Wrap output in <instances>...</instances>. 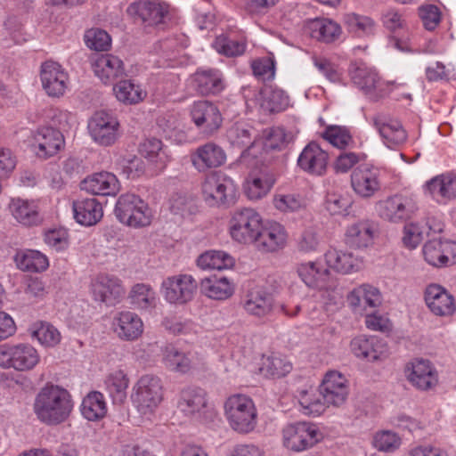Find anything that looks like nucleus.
<instances>
[{"mask_svg":"<svg viewBox=\"0 0 456 456\" xmlns=\"http://www.w3.org/2000/svg\"><path fill=\"white\" fill-rule=\"evenodd\" d=\"M33 410L41 422L60 424L68 419L73 410L71 395L62 387L46 384L36 395Z\"/></svg>","mask_w":456,"mask_h":456,"instance_id":"f257e3e1","label":"nucleus"},{"mask_svg":"<svg viewBox=\"0 0 456 456\" xmlns=\"http://www.w3.org/2000/svg\"><path fill=\"white\" fill-rule=\"evenodd\" d=\"M224 415L230 427L236 432L248 434L257 423V411L253 400L246 395H230L224 404Z\"/></svg>","mask_w":456,"mask_h":456,"instance_id":"f03ea898","label":"nucleus"},{"mask_svg":"<svg viewBox=\"0 0 456 456\" xmlns=\"http://www.w3.org/2000/svg\"><path fill=\"white\" fill-rule=\"evenodd\" d=\"M41 362L39 351L28 342H7L0 345V368L28 372Z\"/></svg>","mask_w":456,"mask_h":456,"instance_id":"7ed1b4c3","label":"nucleus"},{"mask_svg":"<svg viewBox=\"0 0 456 456\" xmlns=\"http://www.w3.org/2000/svg\"><path fill=\"white\" fill-rule=\"evenodd\" d=\"M164 399V387L159 377L142 375L134 385L131 400L141 415L153 414Z\"/></svg>","mask_w":456,"mask_h":456,"instance_id":"20e7f679","label":"nucleus"},{"mask_svg":"<svg viewBox=\"0 0 456 456\" xmlns=\"http://www.w3.org/2000/svg\"><path fill=\"white\" fill-rule=\"evenodd\" d=\"M202 197L211 207H230L236 201L238 187L232 177L221 171L208 175L201 185Z\"/></svg>","mask_w":456,"mask_h":456,"instance_id":"39448f33","label":"nucleus"},{"mask_svg":"<svg viewBox=\"0 0 456 456\" xmlns=\"http://www.w3.org/2000/svg\"><path fill=\"white\" fill-rule=\"evenodd\" d=\"M323 439L317 424L310 421H297L285 425L281 429L282 445L293 452L307 451Z\"/></svg>","mask_w":456,"mask_h":456,"instance_id":"423d86ee","label":"nucleus"},{"mask_svg":"<svg viewBox=\"0 0 456 456\" xmlns=\"http://www.w3.org/2000/svg\"><path fill=\"white\" fill-rule=\"evenodd\" d=\"M114 212L120 223L133 228L149 226L154 218V212L149 204L133 193L120 195Z\"/></svg>","mask_w":456,"mask_h":456,"instance_id":"0eeeda50","label":"nucleus"},{"mask_svg":"<svg viewBox=\"0 0 456 456\" xmlns=\"http://www.w3.org/2000/svg\"><path fill=\"white\" fill-rule=\"evenodd\" d=\"M263 219L253 208H245L234 211L229 221L231 238L243 245H254L260 234Z\"/></svg>","mask_w":456,"mask_h":456,"instance_id":"6e6552de","label":"nucleus"},{"mask_svg":"<svg viewBox=\"0 0 456 456\" xmlns=\"http://www.w3.org/2000/svg\"><path fill=\"white\" fill-rule=\"evenodd\" d=\"M197 288V281L191 274L177 273L162 281L160 293L167 304L182 306L193 299Z\"/></svg>","mask_w":456,"mask_h":456,"instance_id":"1a4fd4ad","label":"nucleus"},{"mask_svg":"<svg viewBox=\"0 0 456 456\" xmlns=\"http://www.w3.org/2000/svg\"><path fill=\"white\" fill-rule=\"evenodd\" d=\"M87 131L92 141L101 147L114 145L121 136L119 121L105 110L92 115L87 122Z\"/></svg>","mask_w":456,"mask_h":456,"instance_id":"9d476101","label":"nucleus"},{"mask_svg":"<svg viewBox=\"0 0 456 456\" xmlns=\"http://www.w3.org/2000/svg\"><path fill=\"white\" fill-rule=\"evenodd\" d=\"M386 176L385 168L370 164L360 165L351 174V186L359 197L369 199L381 190Z\"/></svg>","mask_w":456,"mask_h":456,"instance_id":"9b49d317","label":"nucleus"},{"mask_svg":"<svg viewBox=\"0 0 456 456\" xmlns=\"http://www.w3.org/2000/svg\"><path fill=\"white\" fill-rule=\"evenodd\" d=\"M406 380L419 391H429L438 384V372L428 360L416 358L406 363L403 370Z\"/></svg>","mask_w":456,"mask_h":456,"instance_id":"f8f14e48","label":"nucleus"},{"mask_svg":"<svg viewBox=\"0 0 456 456\" xmlns=\"http://www.w3.org/2000/svg\"><path fill=\"white\" fill-rule=\"evenodd\" d=\"M39 77L42 88L49 97L60 98L69 87L68 71L57 61H44L40 66Z\"/></svg>","mask_w":456,"mask_h":456,"instance_id":"ddd939ff","label":"nucleus"},{"mask_svg":"<svg viewBox=\"0 0 456 456\" xmlns=\"http://www.w3.org/2000/svg\"><path fill=\"white\" fill-rule=\"evenodd\" d=\"M319 387L325 402L333 407L345 404L350 392L349 380L338 370L327 371Z\"/></svg>","mask_w":456,"mask_h":456,"instance_id":"4468645a","label":"nucleus"},{"mask_svg":"<svg viewBox=\"0 0 456 456\" xmlns=\"http://www.w3.org/2000/svg\"><path fill=\"white\" fill-rule=\"evenodd\" d=\"M424 300L428 310L438 317H452L456 313V298L444 286L428 284L424 291Z\"/></svg>","mask_w":456,"mask_h":456,"instance_id":"2eb2a0df","label":"nucleus"},{"mask_svg":"<svg viewBox=\"0 0 456 456\" xmlns=\"http://www.w3.org/2000/svg\"><path fill=\"white\" fill-rule=\"evenodd\" d=\"M415 210L413 200L399 194L389 196L376 204L379 216L391 223H399L410 218Z\"/></svg>","mask_w":456,"mask_h":456,"instance_id":"dca6fc26","label":"nucleus"},{"mask_svg":"<svg viewBox=\"0 0 456 456\" xmlns=\"http://www.w3.org/2000/svg\"><path fill=\"white\" fill-rule=\"evenodd\" d=\"M191 121L206 134H212L222 125L223 118L217 106L208 101H196L190 106Z\"/></svg>","mask_w":456,"mask_h":456,"instance_id":"f3484780","label":"nucleus"},{"mask_svg":"<svg viewBox=\"0 0 456 456\" xmlns=\"http://www.w3.org/2000/svg\"><path fill=\"white\" fill-rule=\"evenodd\" d=\"M426 197L439 205H447L456 200V175L451 173L437 175L422 185Z\"/></svg>","mask_w":456,"mask_h":456,"instance_id":"a211bd4d","label":"nucleus"},{"mask_svg":"<svg viewBox=\"0 0 456 456\" xmlns=\"http://www.w3.org/2000/svg\"><path fill=\"white\" fill-rule=\"evenodd\" d=\"M371 125L379 133L383 143L389 149H396L407 141L408 134L396 118L377 114L371 118Z\"/></svg>","mask_w":456,"mask_h":456,"instance_id":"6ab92c4d","label":"nucleus"},{"mask_svg":"<svg viewBox=\"0 0 456 456\" xmlns=\"http://www.w3.org/2000/svg\"><path fill=\"white\" fill-rule=\"evenodd\" d=\"M289 240V232L281 223L271 221L261 225L255 248L264 253H275L283 249Z\"/></svg>","mask_w":456,"mask_h":456,"instance_id":"aec40b11","label":"nucleus"},{"mask_svg":"<svg viewBox=\"0 0 456 456\" xmlns=\"http://www.w3.org/2000/svg\"><path fill=\"white\" fill-rule=\"evenodd\" d=\"M295 273L300 281L309 289H322L328 288L331 273L320 259L301 261L295 265Z\"/></svg>","mask_w":456,"mask_h":456,"instance_id":"412c9836","label":"nucleus"},{"mask_svg":"<svg viewBox=\"0 0 456 456\" xmlns=\"http://www.w3.org/2000/svg\"><path fill=\"white\" fill-rule=\"evenodd\" d=\"M111 329L120 340L132 342L142 337L144 324L136 313L124 310L114 314Z\"/></svg>","mask_w":456,"mask_h":456,"instance_id":"4be33fe9","label":"nucleus"},{"mask_svg":"<svg viewBox=\"0 0 456 456\" xmlns=\"http://www.w3.org/2000/svg\"><path fill=\"white\" fill-rule=\"evenodd\" d=\"M350 351L356 358L373 362L385 358L388 347L376 336L359 335L351 340Z\"/></svg>","mask_w":456,"mask_h":456,"instance_id":"5701e85b","label":"nucleus"},{"mask_svg":"<svg viewBox=\"0 0 456 456\" xmlns=\"http://www.w3.org/2000/svg\"><path fill=\"white\" fill-rule=\"evenodd\" d=\"M323 260L326 268L339 274H351L357 273L363 268L362 257L354 256L348 250L330 248L323 254Z\"/></svg>","mask_w":456,"mask_h":456,"instance_id":"b1692460","label":"nucleus"},{"mask_svg":"<svg viewBox=\"0 0 456 456\" xmlns=\"http://www.w3.org/2000/svg\"><path fill=\"white\" fill-rule=\"evenodd\" d=\"M8 210L11 216L23 226H37L43 221L38 200L12 198L8 204Z\"/></svg>","mask_w":456,"mask_h":456,"instance_id":"393cba45","label":"nucleus"},{"mask_svg":"<svg viewBox=\"0 0 456 456\" xmlns=\"http://www.w3.org/2000/svg\"><path fill=\"white\" fill-rule=\"evenodd\" d=\"M328 153L314 142H309L300 152L297 164L305 173L311 175H323L328 166Z\"/></svg>","mask_w":456,"mask_h":456,"instance_id":"a878e982","label":"nucleus"},{"mask_svg":"<svg viewBox=\"0 0 456 456\" xmlns=\"http://www.w3.org/2000/svg\"><path fill=\"white\" fill-rule=\"evenodd\" d=\"M191 161L197 171L203 173L223 166L226 161V154L222 147L209 142L191 153Z\"/></svg>","mask_w":456,"mask_h":456,"instance_id":"bb28decb","label":"nucleus"},{"mask_svg":"<svg viewBox=\"0 0 456 456\" xmlns=\"http://www.w3.org/2000/svg\"><path fill=\"white\" fill-rule=\"evenodd\" d=\"M33 138L37 155L44 159L56 155L65 145L61 132L52 126L38 128Z\"/></svg>","mask_w":456,"mask_h":456,"instance_id":"cd10ccee","label":"nucleus"},{"mask_svg":"<svg viewBox=\"0 0 456 456\" xmlns=\"http://www.w3.org/2000/svg\"><path fill=\"white\" fill-rule=\"evenodd\" d=\"M425 260L433 266L440 267L456 261V242L447 240L433 239L425 243L423 249Z\"/></svg>","mask_w":456,"mask_h":456,"instance_id":"c85d7f7f","label":"nucleus"},{"mask_svg":"<svg viewBox=\"0 0 456 456\" xmlns=\"http://www.w3.org/2000/svg\"><path fill=\"white\" fill-rule=\"evenodd\" d=\"M81 189L93 195L116 196L120 191V183L113 173L102 171L85 178Z\"/></svg>","mask_w":456,"mask_h":456,"instance_id":"c756f323","label":"nucleus"},{"mask_svg":"<svg viewBox=\"0 0 456 456\" xmlns=\"http://www.w3.org/2000/svg\"><path fill=\"white\" fill-rule=\"evenodd\" d=\"M350 75L353 83L370 98L376 99L384 95V83L374 69L360 64L350 69Z\"/></svg>","mask_w":456,"mask_h":456,"instance_id":"7c9ffc66","label":"nucleus"},{"mask_svg":"<svg viewBox=\"0 0 456 456\" xmlns=\"http://www.w3.org/2000/svg\"><path fill=\"white\" fill-rule=\"evenodd\" d=\"M91 65L94 75L105 85L112 84L125 75L123 61L110 53L95 56Z\"/></svg>","mask_w":456,"mask_h":456,"instance_id":"2f4dec72","label":"nucleus"},{"mask_svg":"<svg viewBox=\"0 0 456 456\" xmlns=\"http://www.w3.org/2000/svg\"><path fill=\"white\" fill-rule=\"evenodd\" d=\"M121 281L108 275L97 276L91 283V293L95 301L114 305L123 294Z\"/></svg>","mask_w":456,"mask_h":456,"instance_id":"473e14b6","label":"nucleus"},{"mask_svg":"<svg viewBox=\"0 0 456 456\" xmlns=\"http://www.w3.org/2000/svg\"><path fill=\"white\" fill-rule=\"evenodd\" d=\"M346 301L353 311L364 310L367 307L378 308L382 304V294L377 287L362 283L347 294Z\"/></svg>","mask_w":456,"mask_h":456,"instance_id":"72a5a7b5","label":"nucleus"},{"mask_svg":"<svg viewBox=\"0 0 456 456\" xmlns=\"http://www.w3.org/2000/svg\"><path fill=\"white\" fill-rule=\"evenodd\" d=\"M275 183L276 176L270 170L250 174L244 184L245 194L250 200H259L268 195Z\"/></svg>","mask_w":456,"mask_h":456,"instance_id":"f704fd0d","label":"nucleus"},{"mask_svg":"<svg viewBox=\"0 0 456 456\" xmlns=\"http://www.w3.org/2000/svg\"><path fill=\"white\" fill-rule=\"evenodd\" d=\"M200 292L209 299L224 301L229 299L235 290L233 282L225 276L210 275L200 282Z\"/></svg>","mask_w":456,"mask_h":456,"instance_id":"c9c22d12","label":"nucleus"},{"mask_svg":"<svg viewBox=\"0 0 456 456\" xmlns=\"http://www.w3.org/2000/svg\"><path fill=\"white\" fill-rule=\"evenodd\" d=\"M243 308L251 316L263 319L268 317L274 309L273 296L265 289L250 291L243 302Z\"/></svg>","mask_w":456,"mask_h":456,"instance_id":"e433bc0d","label":"nucleus"},{"mask_svg":"<svg viewBox=\"0 0 456 456\" xmlns=\"http://www.w3.org/2000/svg\"><path fill=\"white\" fill-rule=\"evenodd\" d=\"M305 29L311 37L324 43H332L338 40L342 32L338 23L327 18L307 20Z\"/></svg>","mask_w":456,"mask_h":456,"instance_id":"4c0bfd02","label":"nucleus"},{"mask_svg":"<svg viewBox=\"0 0 456 456\" xmlns=\"http://www.w3.org/2000/svg\"><path fill=\"white\" fill-rule=\"evenodd\" d=\"M76 221L84 226L96 224L103 216L102 204L94 198H86L73 202Z\"/></svg>","mask_w":456,"mask_h":456,"instance_id":"58836bf2","label":"nucleus"},{"mask_svg":"<svg viewBox=\"0 0 456 456\" xmlns=\"http://www.w3.org/2000/svg\"><path fill=\"white\" fill-rule=\"evenodd\" d=\"M161 362L166 369L175 372L187 373L191 369V354L174 344L161 348Z\"/></svg>","mask_w":456,"mask_h":456,"instance_id":"ea45409f","label":"nucleus"},{"mask_svg":"<svg viewBox=\"0 0 456 456\" xmlns=\"http://www.w3.org/2000/svg\"><path fill=\"white\" fill-rule=\"evenodd\" d=\"M13 260L18 269L28 273H40L50 265L47 256L36 249H20L15 253Z\"/></svg>","mask_w":456,"mask_h":456,"instance_id":"a19ab883","label":"nucleus"},{"mask_svg":"<svg viewBox=\"0 0 456 456\" xmlns=\"http://www.w3.org/2000/svg\"><path fill=\"white\" fill-rule=\"evenodd\" d=\"M139 151L152 165L155 170H163L170 161L167 148L162 142L156 138L146 139L140 144Z\"/></svg>","mask_w":456,"mask_h":456,"instance_id":"79ce46f5","label":"nucleus"},{"mask_svg":"<svg viewBox=\"0 0 456 456\" xmlns=\"http://www.w3.org/2000/svg\"><path fill=\"white\" fill-rule=\"evenodd\" d=\"M177 407L188 416L200 413L208 407L207 394L200 387H187L181 392Z\"/></svg>","mask_w":456,"mask_h":456,"instance_id":"37998d69","label":"nucleus"},{"mask_svg":"<svg viewBox=\"0 0 456 456\" xmlns=\"http://www.w3.org/2000/svg\"><path fill=\"white\" fill-rule=\"evenodd\" d=\"M128 302L134 309L148 311L157 305V293L150 284L136 283L128 293Z\"/></svg>","mask_w":456,"mask_h":456,"instance_id":"c03bdc74","label":"nucleus"},{"mask_svg":"<svg viewBox=\"0 0 456 456\" xmlns=\"http://www.w3.org/2000/svg\"><path fill=\"white\" fill-rule=\"evenodd\" d=\"M374 236L373 224L368 220L352 224L346 228V242L354 248H367L372 243Z\"/></svg>","mask_w":456,"mask_h":456,"instance_id":"a18cd8bd","label":"nucleus"},{"mask_svg":"<svg viewBox=\"0 0 456 456\" xmlns=\"http://www.w3.org/2000/svg\"><path fill=\"white\" fill-rule=\"evenodd\" d=\"M192 83L201 94H218L224 87L222 73L217 69L198 70Z\"/></svg>","mask_w":456,"mask_h":456,"instance_id":"49530a36","label":"nucleus"},{"mask_svg":"<svg viewBox=\"0 0 456 456\" xmlns=\"http://www.w3.org/2000/svg\"><path fill=\"white\" fill-rule=\"evenodd\" d=\"M108 407L104 395L98 391L88 393L82 400L80 411L89 421H97L107 414Z\"/></svg>","mask_w":456,"mask_h":456,"instance_id":"de8ad7c7","label":"nucleus"},{"mask_svg":"<svg viewBox=\"0 0 456 456\" xmlns=\"http://www.w3.org/2000/svg\"><path fill=\"white\" fill-rule=\"evenodd\" d=\"M129 378L123 370H115L110 372L104 380L106 391L114 403H123L127 396Z\"/></svg>","mask_w":456,"mask_h":456,"instance_id":"09e8293b","label":"nucleus"},{"mask_svg":"<svg viewBox=\"0 0 456 456\" xmlns=\"http://www.w3.org/2000/svg\"><path fill=\"white\" fill-rule=\"evenodd\" d=\"M134 10L143 22L149 25H158L164 21L168 13V5L157 1H143L130 6Z\"/></svg>","mask_w":456,"mask_h":456,"instance_id":"8fccbe9b","label":"nucleus"},{"mask_svg":"<svg viewBox=\"0 0 456 456\" xmlns=\"http://www.w3.org/2000/svg\"><path fill=\"white\" fill-rule=\"evenodd\" d=\"M298 403L301 406L302 413L310 417L321 416L329 407L322 397L320 388L318 391L312 388L309 390H300L298 392Z\"/></svg>","mask_w":456,"mask_h":456,"instance_id":"3c124183","label":"nucleus"},{"mask_svg":"<svg viewBox=\"0 0 456 456\" xmlns=\"http://www.w3.org/2000/svg\"><path fill=\"white\" fill-rule=\"evenodd\" d=\"M196 265L201 270H224L234 265V258L224 250H208L198 256Z\"/></svg>","mask_w":456,"mask_h":456,"instance_id":"603ef678","label":"nucleus"},{"mask_svg":"<svg viewBox=\"0 0 456 456\" xmlns=\"http://www.w3.org/2000/svg\"><path fill=\"white\" fill-rule=\"evenodd\" d=\"M291 370V362L277 354L263 355L259 363V372L266 378H282Z\"/></svg>","mask_w":456,"mask_h":456,"instance_id":"864d4df0","label":"nucleus"},{"mask_svg":"<svg viewBox=\"0 0 456 456\" xmlns=\"http://www.w3.org/2000/svg\"><path fill=\"white\" fill-rule=\"evenodd\" d=\"M256 131L250 126L243 123L233 125L227 132V138L232 146L246 151L255 147Z\"/></svg>","mask_w":456,"mask_h":456,"instance_id":"5fc2aeb1","label":"nucleus"},{"mask_svg":"<svg viewBox=\"0 0 456 456\" xmlns=\"http://www.w3.org/2000/svg\"><path fill=\"white\" fill-rule=\"evenodd\" d=\"M260 94L261 107L269 112H281L289 106V97L282 89L265 86Z\"/></svg>","mask_w":456,"mask_h":456,"instance_id":"6e6d98bb","label":"nucleus"},{"mask_svg":"<svg viewBox=\"0 0 456 456\" xmlns=\"http://www.w3.org/2000/svg\"><path fill=\"white\" fill-rule=\"evenodd\" d=\"M113 91L118 101L125 104H137L142 102L147 95L146 91L140 85L128 79L117 83Z\"/></svg>","mask_w":456,"mask_h":456,"instance_id":"4d7b16f0","label":"nucleus"},{"mask_svg":"<svg viewBox=\"0 0 456 456\" xmlns=\"http://www.w3.org/2000/svg\"><path fill=\"white\" fill-rule=\"evenodd\" d=\"M115 167L127 179H137L146 174L144 161L136 155L122 154L115 160Z\"/></svg>","mask_w":456,"mask_h":456,"instance_id":"13d9d810","label":"nucleus"},{"mask_svg":"<svg viewBox=\"0 0 456 456\" xmlns=\"http://www.w3.org/2000/svg\"><path fill=\"white\" fill-rule=\"evenodd\" d=\"M402 437L395 431L380 429L371 437L370 444L376 451L383 453H394L401 447Z\"/></svg>","mask_w":456,"mask_h":456,"instance_id":"bf43d9fd","label":"nucleus"},{"mask_svg":"<svg viewBox=\"0 0 456 456\" xmlns=\"http://www.w3.org/2000/svg\"><path fill=\"white\" fill-rule=\"evenodd\" d=\"M272 201L274 208L283 214L298 212L306 205L305 199L294 192L276 191Z\"/></svg>","mask_w":456,"mask_h":456,"instance_id":"052dcab7","label":"nucleus"},{"mask_svg":"<svg viewBox=\"0 0 456 456\" xmlns=\"http://www.w3.org/2000/svg\"><path fill=\"white\" fill-rule=\"evenodd\" d=\"M29 333L32 338L37 339L45 347H53L61 341V333L48 322L34 323L29 328Z\"/></svg>","mask_w":456,"mask_h":456,"instance_id":"680f3d73","label":"nucleus"},{"mask_svg":"<svg viewBox=\"0 0 456 456\" xmlns=\"http://www.w3.org/2000/svg\"><path fill=\"white\" fill-rule=\"evenodd\" d=\"M344 23L346 29L356 37L371 35L376 28V24L372 19L356 13L346 14Z\"/></svg>","mask_w":456,"mask_h":456,"instance_id":"e2e57ef3","label":"nucleus"},{"mask_svg":"<svg viewBox=\"0 0 456 456\" xmlns=\"http://www.w3.org/2000/svg\"><path fill=\"white\" fill-rule=\"evenodd\" d=\"M163 326L167 331L177 336H193L201 331V326L191 319L165 318Z\"/></svg>","mask_w":456,"mask_h":456,"instance_id":"0e129e2a","label":"nucleus"},{"mask_svg":"<svg viewBox=\"0 0 456 456\" xmlns=\"http://www.w3.org/2000/svg\"><path fill=\"white\" fill-rule=\"evenodd\" d=\"M322 137L332 146L338 149H345L354 143L349 129L341 126H329L322 133Z\"/></svg>","mask_w":456,"mask_h":456,"instance_id":"69168bd1","label":"nucleus"},{"mask_svg":"<svg viewBox=\"0 0 456 456\" xmlns=\"http://www.w3.org/2000/svg\"><path fill=\"white\" fill-rule=\"evenodd\" d=\"M427 233V226L422 223H408L403 226L402 242L409 249L416 248Z\"/></svg>","mask_w":456,"mask_h":456,"instance_id":"338daca9","label":"nucleus"},{"mask_svg":"<svg viewBox=\"0 0 456 456\" xmlns=\"http://www.w3.org/2000/svg\"><path fill=\"white\" fill-rule=\"evenodd\" d=\"M289 143L288 134L282 127H273L266 132L263 141L264 150L268 151H281Z\"/></svg>","mask_w":456,"mask_h":456,"instance_id":"774afa93","label":"nucleus"}]
</instances>
